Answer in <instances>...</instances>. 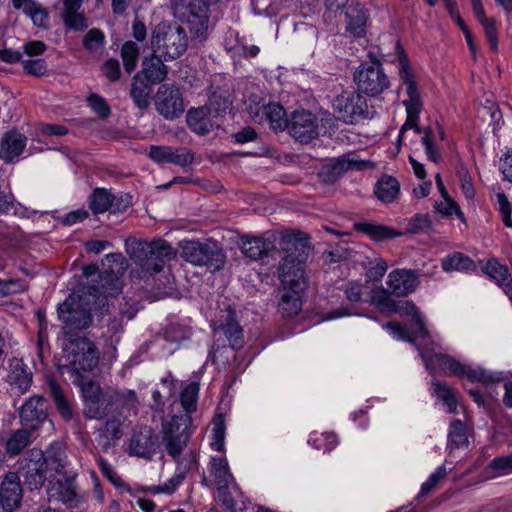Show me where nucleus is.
I'll list each match as a JSON object with an SVG mask.
<instances>
[{"label":"nucleus","instance_id":"39","mask_svg":"<svg viewBox=\"0 0 512 512\" xmlns=\"http://www.w3.org/2000/svg\"><path fill=\"white\" fill-rule=\"evenodd\" d=\"M210 474L216 487H224L228 484H234V477L231 474L226 458L212 457L209 463Z\"/></svg>","mask_w":512,"mask_h":512},{"label":"nucleus","instance_id":"11","mask_svg":"<svg viewBox=\"0 0 512 512\" xmlns=\"http://www.w3.org/2000/svg\"><path fill=\"white\" fill-rule=\"evenodd\" d=\"M333 109L339 119L347 124H354L368 116L366 99L359 92L343 91L333 101Z\"/></svg>","mask_w":512,"mask_h":512},{"label":"nucleus","instance_id":"29","mask_svg":"<svg viewBox=\"0 0 512 512\" xmlns=\"http://www.w3.org/2000/svg\"><path fill=\"white\" fill-rule=\"evenodd\" d=\"M163 57L154 53L150 57H145L142 61L141 78L144 81L153 84L163 82L168 75V67L163 63Z\"/></svg>","mask_w":512,"mask_h":512},{"label":"nucleus","instance_id":"26","mask_svg":"<svg viewBox=\"0 0 512 512\" xmlns=\"http://www.w3.org/2000/svg\"><path fill=\"white\" fill-rule=\"evenodd\" d=\"M239 247L242 253L251 260H259L275 250L272 241L263 237L244 235L240 237Z\"/></svg>","mask_w":512,"mask_h":512},{"label":"nucleus","instance_id":"63","mask_svg":"<svg viewBox=\"0 0 512 512\" xmlns=\"http://www.w3.org/2000/svg\"><path fill=\"white\" fill-rule=\"evenodd\" d=\"M435 209L445 215L451 216L452 214H456L458 218L461 220L464 219V214L460 210L459 206L453 201V199L448 195V199H444L443 202H436Z\"/></svg>","mask_w":512,"mask_h":512},{"label":"nucleus","instance_id":"2","mask_svg":"<svg viewBox=\"0 0 512 512\" xmlns=\"http://www.w3.org/2000/svg\"><path fill=\"white\" fill-rule=\"evenodd\" d=\"M130 259L140 267L141 277L152 276L161 272L167 261L175 257L172 246L165 240L152 242L137 238H128L125 242Z\"/></svg>","mask_w":512,"mask_h":512},{"label":"nucleus","instance_id":"15","mask_svg":"<svg viewBox=\"0 0 512 512\" xmlns=\"http://www.w3.org/2000/svg\"><path fill=\"white\" fill-rule=\"evenodd\" d=\"M19 473L29 489L41 488L44 482L49 479L43 451L36 448L29 450L20 461Z\"/></svg>","mask_w":512,"mask_h":512},{"label":"nucleus","instance_id":"59","mask_svg":"<svg viewBox=\"0 0 512 512\" xmlns=\"http://www.w3.org/2000/svg\"><path fill=\"white\" fill-rule=\"evenodd\" d=\"M81 392L84 398V405L105 395L100 385L93 381L83 382L81 384Z\"/></svg>","mask_w":512,"mask_h":512},{"label":"nucleus","instance_id":"18","mask_svg":"<svg viewBox=\"0 0 512 512\" xmlns=\"http://www.w3.org/2000/svg\"><path fill=\"white\" fill-rule=\"evenodd\" d=\"M158 448V436L151 427L142 426L133 430L129 452L131 455L152 459Z\"/></svg>","mask_w":512,"mask_h":512},{"label":"nucleus","instance_id":"41","mask_svg":"<svg viewBox=\"0 0 512 512\" xmlns=\"http://www.w3.org/2000/svg\"><path fill=\"white\" fill-rule=\"evenodd\" d=\"M108 390L102 397L84 405L83 414L87 419L101 420L105 418L112 410V400Z\"/></svg>","mask_w":512,"mask_h":512},{"label":"nucleus","instance_id":"31","mask_svg":"<svg viewBox=\"0 0 512 512\" xmlns=\"http://www.w3.org/2000/svg\"><path fill=\"white\" fill-rule=\"evenodd\" d=\"M45 459V467L49 474L61 476L68 473L66 467L68 465L67 455L64 446L59 442L52 443L45 452H43Z\"/></svg>","mask_w":512,"mask_h":512},{"label":"nucleus","instance_id":"21","mask_svg":"<svg viewBox=\"0 0 512 512\" xmlns=\"http://www.w3.org/2000/svg\"><path fill=\"white\" fill-rule=\"evenodd\" d=\"M22 501V487L17 473L9 472L0 487V506L6 512L18 509Z\"/></svg>","mask_w":512,"mask_h":512},{"label":"nucleus","instance_id":"52","mask_svg":"<svg viewBox=\"0 0 512 512\" xmlns=\"http://www.w3.org/2000/svg\"><path fill=\"white\" fill-rule=\"evenodd\" d=\"M309 443H311L317 450H324L329 452L334 449L338 443V440L336 434L332 432H313L310 435Z\"/></svg>","mask_w":512,"mask_h":512},{"label":"nucleus","instance_id":"16","mask_svg":"<svg viewBox=\"0 0 512 512\" xmlns=\"http://www.w3.org/2000/svg\"><path fill=\"white\" fill-rule=\"evenodd\" d=\"M279 279L284 289L302 293L307 288L304 260L285 255L279 266Z\"/></svg>","mask_w":512,"mask_h":512},{"label":"nucleus","instance_id":"64","mask_svg":"<svg viewBox=\"0 0 512 512\" xmlns=\"http://www.w3.org/2000/svg\"><path fill=\"white\" fill-rule=\"evenodd\" d=\"M446 474L447 471L444 465L438 467L436 471L432 473L429 478L422 484L419 495H427L437 485V483L446 476Z\"/></svg>","mask_w":512,"mask_h":512},{"label":"nucleus","instance_id":"40","mask_svg":"<svg viewBox=\"0 0 512 512\" xmlns=\"http://www.w3.org/2000/svg\"><path fill=\"white\" fill-rule=\"evenodd\" d=\"M302 309L301 293L284 289L278 304V311L282 317L291 318Z\"/></svg>","mask_w":512,"mask_h":512},{"label":"nucleus","instance_id":"37","mask_svg":"<svg viewBox=\"0 0 512 512\" xmlns=\"http://www.w3.org/2000/svg\"><path fill=\"white\" fill-rule=\"evenodd\" d=\"M354 229L356 231L366 234L374 241H383L386 239H392L402 235V232L390 228L386 225L368 222H357L354 224Z\"/></svg>","mask_w":512,"mask_h":512},{"label":"nucleus","instance_id":"3","mask_svg":"<svg viewBox=\"0 0 512 512\" xmlns=\"http://www.w3.org/2000/svg\"><path fill=\"white\" fill-rule=\"evenodd\" d=\"M395 49L398 61L399 77L406 86V93L408 95V99L403 101L407 112V118L399 132L398 142L400 143L406 130L414 129L416 133L422 132V129L418 125L419 113L422 109V101L414 72L400 41H397Z\"/></svg>","mask_w":512,"mask_h":512},{"label":"nucleus","instance_id":"25","mask_svg":"<svg viewBox=\"0 0 512 512\" xmlns=\"http://www.w3.org/2000/svg\"><path fill=\"white\" fill-rule=\"evenodd\" d=\"M366 165L365 161H358L350 158L348 155H342L325 166L320 175L324 181L334 182L348 170H362Z\"/></svg>","mask_w":512,"mask_h":512},{"label":"nucleus","instance_id":"60","mask_svg":"<svg viewBox=\"0 0 512 512\" xmlns=\"http://www.w3.org/2000/svg\"><path fill=\"white\" fill-rule=\"evenodd\" d=\"M213 442L211 443L213 449L222 451L224 449L225 440V424L221 417H218L213 422Z\"/></svg>","mask_w":512,"mask_h":512},{"label":"nucleus","instance_id":"9","mask_svg":"<svg viewBox=\"0 0 512 512\" xmlns=\"http://www.w3.org/2000/svg\"><path fill=\"white\" fill-rule=\"evenodd\" d=\"M354 81L358 92L369 96L381 94L390 85L389 79L378 61L372 64H362L354 74Z\"/></svg>","mask_w":512,"mask_h":512},{"label":"nucleus","instance_id":"50","mask_svg":"<svg viewBox=\"0 0 512 512\" xmlns=\"http://www.w3.org/2000/svg\"><path fill=\"white\" fill-rule=\"evenodd\" d=\"M82 44L91 54L101 53L105 45V35L102 30L92 28L83 37Z\"/></svg>","mask_w":512,"mask_h":512},{"label":"nucleus","instance_id":"30","mask_svg":"<svg viewBox=\"0 0 512 512\" xmlns=\"http://www.w3.org/2000/svg\"><path fill=\"white\" fill-rule=\"evenodd\" d=\"M32 372L22 359L13 358L9 362L7 381L19 393H25L32 384Z\"/></svg>","mask_w":512,"mask_h":512},{"label":"nucleus","instance_id":"5","mask_svg":"<svg viewBox=\"0 0 512 512\" xmlns=\"http://www.w3.org/2000/svg\"><path fill=\"white\" fill-rule=\"evenodd\" d=\"M188 38L183 27L162 22L152 34L151 46L154 53L165 61L179 58L187 49Z\"/></svg>","mask_w":512,"mask_h":512},{"label":"nucleus","instance_id":"22","mask_svg":"<svg viewBox=\"0 0 512 512\" xmlns=\"http://www.w3.org/2000/svg\"><path fill=\"white\" fill-rule=\"evenodd\" d=\"M418 277L416 270L396 269L388 275L387 285L393 295L406 296L418 287Z\"/></svg>","mask_w":512,"mask_h":512},{"label":"nucleus","instance_id":"51","mask_svg":"<svg viewBox=\"0 0 512 512\" xmlns=\"http://www.w3.org/2000/svg\"><path fill=\"white\" fill-rule=\"evenodd\" d=\"M140 49L133 41H127L121 48V58L124 69L127 73H131L137 66Z\"/></svg>","mask_w":512,"mask_h":512},{"label":"nucleus","instance_id":"7","mask_svg":"<svg viewBox=\"0 0 512 512\" xmlns=\"http://www.w3.org/2000/svg\"><path fill=\"white\" fill-rule=\"evenodd\" d=\"M181 256L195 266H206L214 270L222 269L225 264V255L222 249L212 240L183 242Z\"/></svg>","mask_w":512,"mask_h":512},{"label":"nucleus","instance_id":"34","mask_svg":"<svg viewBox=\"0 0 512 512\" xmlns=\"http://www.w3.org/2000/svg\"><path fill=\"white\" fill-rule=\"evenodd\" d=\"M400 193L399 181L389 175H383L375 184L374 195L382 203L389 204L394 202Z\"/></svg>","mask_w":512,"mask_h":512},{"label":"nucleus","instance_id":"36","mask_svg":"<svg viewBox=\"0 0 512 512\" xmlns=\"http://www.w3.org/2000/svg\"><path fill=\"white\" fill-rule=\"evenodd\" d=\"M210 109L207 106L192 108L187 112V124L189 128L199 135L210 132L212 124L209 119Z\"/></svg>","mask_w":512,"mask_h":512},{"label":"nucleus","instance_id":"6","mask_svg":"<svg viewBox=\"0 0 512 512\" xmlns=\"http://www.w3.org/2000/svg\"><path fill=\"white\" fill-rule=\"evenodd\" d=\"M420 356L425 362L426 368H430L436 362L445 374L466 377L471 382H480L488 385L501 379L497 374L488 372L483 368H471L447 354L420 351Z\"/></svg>","mask_w":512,"mask_h":512},{"label":"nucleus","instance_id":"54","mask_svg":"<svg viewBox=\"0 0 512 512\" xmlns=\"http://www.w3.org/2000/svg\"><path fill=\"white\" fill-rule=\"evenodd\" d=\"M23 12L29 16L33 23L38 27H46L49 18V13L40 4L36 2H29L24 8Z\"/></svg>","mask_w":512,"mask_h":512},{"label":"nucleus","instance_id":"24","mask_svg":"<svg viewBox=\"0 0 512 512\" xmlns=\"http://www.w3.org/2000/svg\"><path fill=\"white\" fill-rule=\"evenodd\" d=\"M149 157L157 163H171L180 167L189 166L194 160V154L186 148L170 146H151Z\"/></svg>","mask_w":512,"mask_h":512},{"label":"nucleus","instance_id":"8","mask_svg":"<svg viewBox=\"0 0 512 512\" xmlns=\"http://www.w3.org/2000/svg\"><path fill=\"white\" fill-rule=\"evenodd\" d=\"M66 367L77 375L90 372L99 363V352L89 339L78 337L69 341L65 347Z\"/></svg>","mask_w":512,"mask_h":512},{"label":"nucleus","instance_id":"58","mask_svg":"<svg viewBox=\"0 0 512 512\" xmlns=\"http://www.w3.org/2000/svg\"><path fill=\"white\" fill-rule=\"evenodd\" d=\"M88 104L90 108L102 119L107 118L111 109L106 100L98 94L92 93L88 96Z\"/></svg>","mask_w":512,"mask_h":512},{"label":"nucleus","instance_id":"4","mask_svg":"<svg viewBox=\"0 0 512 512\" xmlns=\"http://www.w3.org/2000/svg\"><path fill=\"white\" fill-rule=\"evenodd\" d=\"M91 310L90 299L83 292L70 294L57 309L58 317L63 323V333L72 335L88 328L92 323Z\"/></svg>","mask_w":512,"mask_h":512},{"label":"nucleus","instance_id":"20","mask_svg":"<svg viewBox=\"0 0 512 512\" xmlns=\"http://www.w3.org/2000/svg\"><path fill=\"white\" fill-rule=\"evenodd\" d=\"M209 4L193 0L187 5V12L183 16L187 18L190 32L197 38L205 39L209 27Z\"/></svg>","mask_w":512,"mask_h":512},{"label":"nucleus","instance_id":"56","mask_svg":"<svg viewBox=\"0 0 512 512\" xmlns=\"http://www.w3.org/2000/svg\"><path fill=\"white\" fill-rule=\"evenodd\" d=\"M231 102L229 99L219 91H213L209 95V106L210 112L216 114L225 113L230 108Z\"/></svg>","mask_w":512,"mask_h":512},{"label":"nucleus","instance_id":"47","mask_svg":"<svg viewBox=\"0 0 512 512\" xmlns=\"http://www.w3.org/2000/svg\"><path fill=\"white\" fill-rule=\"evenodd\" d=\"M434 394L437 396L438 399L443 401L447 408L449 413H456L457 410V398H456V391L451 386L447 385L446 383L434 381L432 383Z\"/></svg>","mask_w":512,"mask_h":512},{"label":"nucleus","instance_id":"33","mask_svg":"<svg viewBox=\"0 0 512 512\" xmlns=\"http://www.w3.org/2000/svg\"><path fill=\"white\" fill-rule=\"evenodd\" d=\"M151 93V84L141 78V73H136L132 78L130 97L139 110L144 111L150 106Z\"/></svg>","mask_w":512,"mask_h":512},{"label":"nucleus","instance_id":"23","mask_svg":"<svg viewBox=\"0 0 512 512\" xmlns=\"http://www.w3.org/2000/svg\"><path fill=\"white\" fill-rule=\"evenodd\" d=\"M21 424L37 430L47 418V402L41 396L29 398L20 411Z\"/></svg>","mask_w":512,"mask_h":512},{"label":"nucleus","instance_id":"13","mask_svg":"<svg viewBox=\"0 0 512 512\" xmlns=\"http://www.w3.org/2000/svg\"><path fill=\"white\" fill-rule=\"evenodd\" d=\"M89 209L93 214L109 212L122 213L132 204V197L127 193L113 194L105 188H96L88 199Z\"/></svg>","mask_w":512,"mask_h":512},{"label":"nucleus","instance_id":"49","mask_svg":"<svg viewBox=\"0 0 512 512\" xmlns=\"http://www.w3.org/2000/svg\"><path fill=\"white\" fill-rule=\"evenodd\" d=\"M468 445L465 427L460 420H454L450 425L447 448L451 451Z\"/></svg>","mask_w":512,"mask_h":512},{"label":"nucleus","instance_id":"48","mask_svg":"<svg viewBox=\"0 0 512 512\" xmlns=\"http://www.w3.org/2000/svg\"><path fill=\"white\" fill-rule=\"evenodd\" d=\"M112 400V407L116 409H136L138 398L134 390H108Z\"/></svg>","mask_w":512,"mask_h":512},{"label":"nucleus","instance_id":"1","mask_svg":"<svg viewBox=\"0 0 512 512\" xmlns=\"http://www.w3.org/2000/svg\"><path fill=\"white\" fill-rule=\"evenodd\" d=\"M198 393V383L191 382L186 385L180 394V402L186 414L175 415L170 421L163 424V441L167 453L175 460L178 459L189 442V427L192 421L190 414L197 409Z\"/></svg>","mask_w":512,"mask_h":512},{"label":"nucleus","instance_id":"12","mask_svg":"<svg viewBox=\"0 0 512 512\" xmlns=\"http://www.w3.org/2000/svg\"><path fill=\"white\" fill-rule=\"evenodd\" d=\"M156 111L166 120H175L185 111L183 94L174 84H162L156 91Z\"/></svg>","mask_w":512,"mask_h":512},{"label":"nucleus","instance_id":"61","mask_svg":"<svg viewBox=\"0 0 512 512\" xmlns=\"http://www.w3.org/2000/svg\"><path fill=\"white\" fill-rule=\"evenodd\" d=\"M388 264L382 258L375 259L366 272V276L373 282L380 281L387 272Z\"/></svg>","mask_w":512,"mask_h":512},{"label":"nucleus","instance_id":"28","mask_svg":"<svg viewBox=\"0 0 512 512\" xmlns=\"http://www.w3.org/2000/svg\"><path fill=\"white\" fill-rule=\"evenodd\" d=\"M309 239L308 234L301 231L287 232L281 237L280 247L287 255L304 260L310 249Z\"/></svg>","mask_w":512,"mask_h":512},{"label":"nucleus","instance_id":"43","mask_svg":"<svg viewBox=\"0 0 512 512\" xmlns=\"http://www.w3.org/2000/svg\"><path fill=\"white\" fill-rule=\"evenodd\" d=\"M441 265L445 272L471 271L476 268L474 261L460 252H454L442 259Z\"/></svg>","mask_w":512,"mask_h":512},{"label":"nucleus","instance_id":"19","mask_svg":"<svg viewBox=\"0 0 512 512\" xmlns=\"http://www.w3.org/2000/svg\"><path fill=\"white\" fill-rule=\"evenodd\" d=\"M214 331L215 333L222 332L233 350H239L243 347V328L238 323L236 312L230 305H228L225 310L221 311L219 325Z\"/></svg>","mask_w":512,"mask_h":512},{"label":"nucleus","instance_id":"57","mask_svg":"<svg viewBox=\"0 0 512 512\" xmlns=\"http://www.w3.org/2000/svg\"><path fill=\"white\" fill-rule=\"evenodd\" d=\"M432 227V221L427 214H416L408 222V231L411 233L429 232Z\"/></svg>","mask_w":512,"mask_h":512},{"label":"nucleus","instance_id":"10","mask_svg":"<svg viewBox=\"0 0 512 512\" xmlns=\"http://www.w3.org/2000/svg\"><path fill=\"white\" fill-rule=\"evenodd\" d=\"M121 271L115 272L113 270H105L98 274L96 284L89 285L83 289V293L87 298H93L94 304L104 306V299L108 297H115L122 292L123 282L122 275L124 268Z\"/></svg>","mask_w":512,"mask_h":512},{"label":"nucleus","instance_id":"32","mask_svg":"<svg viewBox=\"0 0 512 512\" xmlns=\"http://www.w3.org/2000/svg\"><path fill=\"white\" fill-rule=\"evenodd\" d=\"M97 442L104 452L113 447L122 436L121 421L117 417L108 418L97 430Z\"/></svg>","mask_w":512,"mask_h":512},{"label":"nucleus","instance_id":"55","mask_svg":"<svg viewBox=\"0 0 512 512\" xmlns=\"http://www.w3.org/2000/svg\"><path fill=\"white\" fill-rule=\"evenodd\" d=\"M233 492H238V486L234 484H228L224 487H217L216 499L227 509L233 510L236 506Z\"/></svg>","mask_w":512,"mask_h":512},{"label":"nucleus","instance_id":"17","mask_svg":"<svg viewBox=\"0 0 512 512\" xmlns=\"http://www.w3.org/2000/svg\"><path fill=\"white\" fill-rule=\"evenodd\" d=\"M287 129L297 141L309 143L319 135L318 118L307 110L294 111Z\"/></svg>","mask_w":512,"mask_h":512},{"label":"nucleus","instance_id":"35","mask_svg":"<svg viewBox=\"0 0 512 512\" xmlns=\"http://www.w3.org/2000/svg\"><path fill=\"white\" fill-rule=\"evenodd\" d=\"M347 30L356 37H362L365 34L367 14L364 7L360 4H351L346 9Z\"/></svg>","mask_w":512,"mask_h":512},{"label":"nucleus","instance_id":"44","mask_svg":"<svg viewBox=\"0 0 512 512\" xmlns=\"http://www.w3.org/2000/svg\"><path fill=\"white\" fill-rule=\"evenodd\" d=\"M263 115L275 130L287 128L288 120L284 108L278 103H269L263 106Z\"/></svg>","mask_w":512,"mask_h":512},{"label":"nucleus","instance_id":"53","mask_svg":"<svg viewBox=\"0 0 512 512\" xmlns=\"http://www.w3.org/2000/svg\"><path fill=\"white\" fill-rule=\"evenodd\" d=\"M61 18L64 25L70 30L83 31L88 27L87 18L80 10L62 12Z\"/></svg>","mask_w":512,"mask_h":512},{"label":"nucleus","instance_id":"38","mask_svg":"<svg viewBox=\"0 0 512 512\" xmlns=\"http://www.w3.org/2000/svg\"><path fill=\"white\" fill-rule=\"evenodd\" d=\"M32 430L28 427L22 426L20 429L14 431L6 441V452L10 456L20 454L31 443Z\"/></svg>","mask_w":512,"mask_h":512},{"label":"nucleus","instance_id":"27","mask_svg":"<svg viewBox=\"0 0 512 512\" xmlns=\"http://www.w3.org/2000/svg\"><path fill=\"white\" fill-rule=\"evenodd\" d=\"M27 138L17 130L6 132L0 143V159L9 163L18 158L25 146Z\"/></svg>","mask_w":512,"mask_h":512},{"label":"nucleus","instance_id":"42","mask_svg":"<svg viewBox=\"0 0 512 512\" xmlns=\"http://www.w3.org/2000/svg\"><path fill=\"white\" fill-rule=\"evenodd\" d=\"M391 292L383 287L372 290L371 303L381 312L397 313L400 311V304L391 298Z\"/></svg>","mask_w":512,"mask_h":512},{"label":"nucleus","instance_id":"46","mask_svg":"<svg viewBox=\"0 0 512 512\" xmlns=\"http://www.w3.org/2000/svg\"><path fill=\"white\" fill-rule=\"evenodd\" d=\"M482 271L502 287L512 280L507 266L500 264L496 259L488 260Z\"/></svg>","mask_w":512,"mask_h":512},{"label":"nucleus","instance_id":"14","mask_svg":"<svg viewBox=\"0 0 512 512\" xmlns=\"http://www.w3.org/2000/svg\"><path fill=\"white\" fill-rule=\"evenodd\" d=\"M47 495L50 502H61L69 508L78 506L80 496L75 485V475L71 473H64L61 476L49 474Z\"/></svg>","mask_w":512,"mask_h":512},{"label":"nucleus","instance_id":"62","mask_svg":"<svg viewBox=\"0 0 512 512\" xmlns=\"http://www.w3.org/2000/svg\"><path fill=\"white\" fill-rule=\"evenodd\" d=\"M26 74L36 77L44 76L47 72V64L44 59L25 60L22 62Z\"/></svg>","mask_w":512,"mask_h":512},{"label":"nucleus","instance_id":"45","mask_svg":"<svg viewBox=\"0 0 512 512\" xmlns=\"http://www.w3.org/2000/svg\"><path fill=\"white\" fill-rule=\"evenodd\" d=\"M48 388L55 401L58 412L65 420H70L73 416L72 408L65 398L60 385L54 379H50L48 381Z\"/></svg>","mask_w":512,"mask_h":512}]
</instances>
